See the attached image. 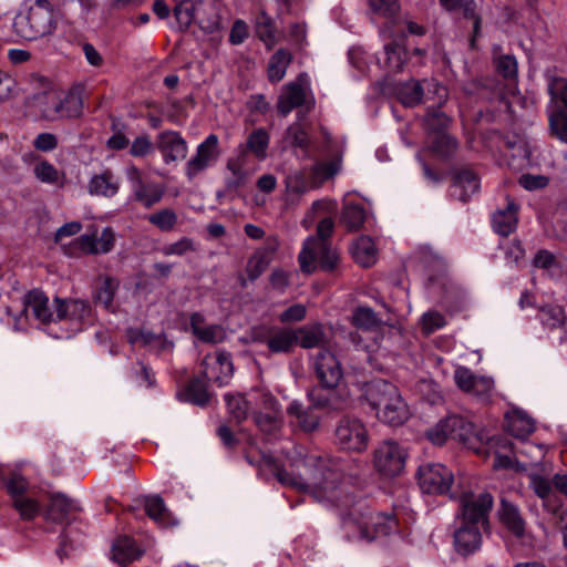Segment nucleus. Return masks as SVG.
<instances>
[{
	"mask_svg": "<svg viewBox=\"0 0 567 567\" xmlns=\"http://www.w3.org/2000/svg\"><path fill=\"white\" fill-rule=\"evenodd\" d=\"M290 471L276 467V478L286 486L310 494L319 502L339 504L344 495L341 460L309 453L296 445L288 454Z\"/></svg>",
	"mask_w": 567,
	"mask_h": 567,
	"instance_id": "1",
	"label": "nucleus"
},
{
	"mask_svg": "<svg viewBox=\"0 0 567 567\" xmlns=\"http://www.w3.org/2000/svg\"><path fill=\"white\" fill-rule=\"evenodd\" d=\"M458 502L462 525L454 533V545L460 554L468 555L481 546V528L488 525L487 517L493 506V497L488 493H463Z\"/></svg>",
	"mask_w": 567,
	"mask_h": 567,
	"instance_id": "2",
	"label": "nucleus"
},
{
	"mask_svg": "<svg viewBox=\"0 0 567 567\" xmlns=\"http://www.w3.org/2000/svg\"><path fill=\"white\" fill-rule=\"evenodd\" d=\"M363 395L375 417L390 426H400L410 415V409L400 390L391 382L377 379L364 385Z\"/></svg>",
	"mask_w": 567,
	"mask_h": 567,
	"instance_id": "3",
	"label": "nucleus"
},
{
	"mask_svg": "<svg viewBox=\"0 0 567 567\" xmlns=\"http://www.w3.org/2000/svg\"><path fill=\"white\" fill-rule=\"evenodd\" d=\"M334 223L323 218L317 226V236H310L303 244L298 260L303 272L312 274L317 269L331 271L337 267L339 256L328 241L332 235Z\"/></svg>",
	"mask_w": 567,
	"mask_h": 567,
	"instance_id": "4",
	"label": "nucleus"
},
{
	"mask_svg": "<svg viewBox=\"0 0 567 567\" xmlns=\"http://www.w3.org/2000/svg\"><path fill=\"white\" fill-rule=\"evenodd\" d=\"M13 29L21 39L34 41L50 35L56 29V17L49 0H34L25 14H19Z\"/></svg>",
	"mask_w": 567,
	"mask_h": 567,
	"instance_id": "5",
	"label": "nucleus"
},
{
	"mask_svg": "<svg viewBox=\"0 0 567 567\" xmlns=\"http://www.w3.org/2000/svg\"><path fill=\"white\" fill-rule=\"evenodd\" d=\"M426 437L435 445H442L451 437L458 440L468 449L480 452L476 444L481 440L474 433L473 424L457 415H452L437 422L426 431Z\"/></svg>",
	"mask_w": 567,
	"mask_h": 567,
	"instance_id": "6",
	"label": "nucleus"
},
{
	"mask_svg": "<svg viewBox=\"0 0 567 567\" xmlns=\"http://www.w3.org/2000/svg\"><path fill=\"white\" fill-rule=\"evenodd\" d=\"M344 525L348 530L357 529L361 539L371 542L396 530L398 522L393 515L367 509L355 517L348 518Z\"/></svg>",
	"mask_w": 567,
	"mask_h": 567,
	"instance_id": "7",
	"label": "nucleus"
},
{
	"mask_svg": "<svg viewBox=\"0 0 567 567\" xmlns=\"http://www.w3.org/2000/svg\"><path fill=\"white\" fill-rule=\"evenodd\" d=\"M251 414L256 425L264 432L277 430L281 423V408L278 400L265 389H255L249 393Z\"/></svg>",
	"mask_w": 567,
	"mask_h": 567,
	"instance_id": "8",
	"label": "nucleus"
},
{
	"mask_svg": "<svg viewBox=\"0 0 567 567\" xmlns=\"http://www.w3.org/2000/svg\"><path fill=\"white\" fill-rule=\"evenodd\" d=\"M250 339L265 344L272 354L291 353L298 346V333L286 327L256 326L250 330Z\"/></svg>",
	"mask_w": 567,
	"mask_h": 567,
	"instance_id": "9",
	"label": "nucleus"
},
{
	"mask_svg": "<svg viewBox=\"0 0 567 567\" xmlns=\"http://www.w3.org/2000/svg\"><path fill=\"white\" fill-rule=\"evenodd\" d=\"M406 458V450L392 440L382 441L372 453L373 467L384 477L399 476L405 467Z\"/></svg>",
	"mask_w": 567,
	"mask_h": 567,
	"instance_id": "10",
	"label": "nucleus"
},
{
	"mask_svg": "<svg viewBox=\"0 0 567 567\" xmlns=\"http://www.w3.org/2000/svg\"><path fill=\"white\" fill-rule=\"evenodd\" d=\"M207 9L213 10L210 2L185 0L175 6L174 16L183 30L196 22L204 31L212 33L220 28V17L213 13L212 17L205 18L202 13Z\"/></svg>",
	"mask_w": 567,
	"mask_h": 567,
	"instance_id": "11",
	"label": "nucleus"
},
{
	"mask_svg": "<svg viewBox=\"0 0 567 567\" xmlns=\"http://www.w3.org/2000/svg\"><path fill=\"white\" fill-rule=\"evenodd\" d=\"M336 443L349 452L361 453L369 445V432L365 424L357 417H342L336 427Z\"/></svg>",
	"mask_w": 567,
	"mask_h": 567,
	"instance_id": "12",
	"label": "nucleus"
},
{
	"mask_svg": "<svg viewBox=\"0 0 567 567\" xmlns=\"http://www.w3.org/2000/svg\"><path fill=\"white\" fill-rule=\"evenodd\" d=\"M126 177L131 186L133 200L140 203L143 207L151 208L164 197V184L145 178L136 166L127 167Z\"/></svg>",
	"mask_w": 567,
	"mask_h": 567,
	"instance_id": "13",
	"label": "nucleus"
},
{
	"mask_svg": "<svg viewBox=\"0 0 567 567\" xmlns=\"http://www.w3.org/2000/svg\"><path fill=\"white\" fill-rule=\"evenodd\" d=\"M202 377L218 386L227 385L234 375L231 355L224 350L206 354L202 361Z\"/></svg>",
	"mask_w": 567,
	"mask_h": 567,
	"instance_id": "14",
	"label": "nucleus"
},
{
	"mask_svg": "<svg viewBox=\"0 0 567 567\" xmlns=\"http://www.w3.org/2000/svg\"><path fill=\"white\" fill-rule=\"evenodd\" d=\"M453 481V473L443 464L429 463L419 468V484L424 493L447 494Z\"/></svg>",
	"mask_w": 567,
	"mask_h": 567,
	"instance_id": "15",
	"label": "nucleus"
},
{
	"mask_svg": "<svg viewBox=\"0 0 567 567\" xmlns=\"http://www.w3.org/2000/svg\"><path fill=\"white\" fill-rule=\"evenodd\" d=\"M22 315L27 321L39 324L56 322L55 306L52 308L49 297L40 289H32L23 296Z\"/></svg>",
	"mask_w": 567,
	"mask_h": 567,
	"instance_id": "16",
	"label": "nucleus"
},
{
	"mask_svg": "<svg viewBox=\"0 0 567 567\" xmlns=\"http://www.w3.org/2000/svg\"><path fill=\"white\" fill-rule=\"evenodd\" d=\"M279 243L277 238L268 239L267 245L257 249L249 258L246 264L245 270L237 277L239 285L243 288L247 287V284L257 280L268 268L272 260V256L276 252Z\"/></svg>",
	"mask_w": 567,
	"mask_h": 567,
	"instance_id": "17",
	"label": "nucleus"
},
{
	"mask_svg": "<svg viewBox=\"0 0 567 567\" xmlns=\"http://www.w3.org/2000/svg\"><path fill=\"white\" fill-rule=\"evenodd\" d=\"M83 92L84 89L80 84L66 91L59 87V104L58 109L49 113L51 118L58 121L79 117L83 110Z\"/></svg>",
	"mask_w": 567,
	"mask_h": 567,
	"instance_id": "18",
	"label": "nucleus"
},
{
	"mask_svg": "<svg viewBox=\"0 0 567 567\" xmlns=\"http://www.w3.org/2000/svg\"><path fill=\"white\" fill-rule=\"evenodd\" d=\"M56 321H69L80 326L92 317L90 303L83 299L54 298Z\"/></svg>",
	"mask_w": 567,
	"mask_h": 567,
	"instance_id": "19",
	"label": "nucleus"
},
{
	"mask_svg": "<svg viewBox=\"0 0 567 567\" xmlns=\"http://www.w3.org/2000/svg\"><path fill=\"white\" fill-rule=\"evenodd\" d=\"M315 371L322 386L327 389L336 388L343 375L339 360L328 350H321L316 355Z\"/></svg>",
	"mask_w": 567,
	"mask_h": 567,
	"instance_id": "20",
	"label": "nucleus"
},
{
	"mask_svg": "<svg viewBox=\"0 0 567 567\" xmlns=\"http://www.w3.org/2000/svg\"><path fill=\"white\" fill-rule=\"evenodd\" d=\"M115 236L110 227L102 230L97 236L96 231L83 234L74 240V246L87 255H101L110 252L114 247Z\"/></svg>",
	"mask_w": 567,
	"mask_h": 567,
	"instance_id": "21",
	"label": "nucleus"
},
{
	"mask_svg": "<svg viewBox=\"0 0 567 567\" xmlns=\"http://www.w3.org/2000/svg\"><path fill=\"white\" fill-rule=\"evenodd\" d=\"M121 188V178L111 169L104 168L93 174L86 186L91 196L112 198L116 196Z\"/></svg>",
	"mask_w": 567,
	"mask_h": 567,
	"instance_id": "22",
	"label": "nucleus"
},
{
	"mask_svg": "<svg viewBox=\"0 0 567 567\" xmlns=\"http://www.w3.org/2000/svg\"><path fill=\"white\" fill-rule=\"evenodd\" d=\"M156 147L166 164L184 159L187 155V143L178 132H162L156 141Z\"/></svg>",
	"mask_w": 567,
	"mask_h": 567,
	"instance_id": "23",
	"label": "nucleus"
},
{
	"mask_svg": "<svg viewBox=\"0 0 567 567\" xmlns=\"http://www.w3.org/2000/svg\"><path fill=\"white\" fill-rule=\"evenodd\" d=\"M192 333L204 343H220L226 339V330L221 324H207L206 318L200 312H194L189 317Z\"/></svg>",
	"mask_w": 567,
	"mask_h": 567,
	"instance_id": "24",
	"label": "nucleus"
},
{
	"mask_svg": "<svg viewBox=\"0 0 567 567\" xmlns=\"http://www.w3.org/2000/svg\"><path fill=\"white\" fill-rule=\"evenodd\" d=\"M517 210L518 207L515 202L507 198L506 207L493 214L492 225L494 231L504 237L511 235L517 227Z\"/></svg>",
	"mask_w": 567,
	"mask_h": 567,
	"instance_id": "25",
	"label": "nucleus"
},
{
	"mask_svg": "<svg viewBox=\"0 0 567 567\" xmlns=\"http://www.w3.org/2000/svg\"><path fill=\"white\" fill-rule=\"evenodd\" d=\"M506 430L517 439H526L535 431L534 420L522 410L506 413Z\"/></svg>",
	"mask_w": 567,
	"mask_h": 567,
	"instance_id": "26",
	"label": "nucleus"
},
{
	"mask_svg": "<svg viewBox=\"0 0 567 567\" xmlns=\"http://www.w3.org/2000/svg\"><path fill=\"white\" fill-rule=\"evenodd\" d=\"M306 101V92L301 84L291 82L288 83L282 94L279 96L277 109L278 112L286 116L293 109L303 105Z\"/></svg>",
	"mask_w": 567,
	"mask_h": 567,
	"instance_id": "27",
	"label": "nucleus"
},
{
	"mask_svg": "<svg viewBox=\"0 0 567 567\" xmlns=\"http://www.w3.org/2000/svg\"><path fill=\"white\" fill-rule=\"evenodd\" d=\"M142 551L134 539L127 536L118 537L112 545L111 558L120 565H126L137 559Z\"/></svg>",
	"mask_w": 567,
	"mask_h": 567,
	"instance_id": "28",
	"label": "nucleus"
},
{
	"mask_svg": "<svg viewBox=\"0 0 567 567\" xmlns=\"http://www.w3.org/2000/svg\"><path fill=\"white\" fill-rule=\"evenodd\" d=\"M144 508L147 516L162 527L175 524V519L165 506L161 496L152 495L144 499Z\"/></svg>",
	"mask_w": 567,
	"mask_h": 567,
	"instance_id": "29",
	"label": "nucleus"
},
{
	"mask_svg": "<svg viewBox=\"0 0 567 567\" xmlns=\"http://www.w3.org/2000/svg\"><path fill=\"white\" fill-rule=\"evenodd\" d=\"M501 522L511 530L515 536L522 537L525 532V522L520 516L518 508L506 499L501 501V508L498 511Z\"/></svg>",
	"mask_w": 567,
	"mask_h": 567,
	"instance_id": "30",
	"label": "nucleus"
},
{
	"mask_svg": "<svg viewBox=\"0 0 567 567\" xmlns=\"http://www.w3.org/2000/svg\"><path fill=\"white\" fill-rule=\"evenodd\" d=\"M75 509L76 505L73 501L62 494H54L50 498V505L47 509L45 517L49 520L63 523Z\"/></svg>",
	"mask_w": 567,
	"mask_h": 567,
	"instance_id": "31",
	"label": "nucleus"
},
{
	"mask_svg": "<svg viewBox=\"0 0 567 567\" xmlns=\"http://www.w3.org/2000/svg\"><path fill=\"white\" fill-rule=\"evenodd\" d=\"M351 254L359 265L370 267L377 260V248L374 241L369 236L358 238L351 247Z\"/></svg>",
	"mask_w": 567,
	"mask_h": 567,
	"instance_id": "32",
	"label": "nucleus"
},
{
	"mask_svg": "<svg viewBox=\"0 0 567 567\" xmlns=\"http://www.w3.org/2000/svg\"><path fill=\"white\" fill-rule=\"evenodd\" d=\"M298 333V344L303 349H313L327 343L322 324L313 323L295 329Z\"/></svg>",
	"mask_w": 567,
	"mask_h": 567,
	"instance_id": "33",
	"label": "nucleus"
},
{
	"mask_svg": "<svg viewBox=\"0 0 567 567\" xmlns=\"http://www.w3.org/2000/svg\"><path fill=\"white\" fill-rule=\"evenodd\" d=\"M269 134L264 128H257L252 131L246 141L245 145H241L244 152L248 151L254 154V156L264 161L267 157V150L269 146Z\"/></svg>",
	"mask_w": 567,
	"mask_h": 567,
	"instance_id": "34",
	"label": "nucleus"
},
{
	"mask_svg": "<svg viewBox=\"0 0 567 567\" xmlns=\"http://www.w3.org/2000/svg\"><path fill=\"white\" fill-rule=\"evenodd\" d=\"M33 174L41 183L63 187L65 175L47 159L38 162L33 167Z\"/></svg>",
	"mask_w": 567,
	"mask_h": 567,
	"instance_id": "35",
	"label": "nucleus"
},
{
	"mask_svg": "<svg viewBox=\"0 0 567 567\" xmlns=\"http://www.w3.org/2000/svg\"><path fill=\"white\" fill-rule=\"evenodd\" d=\"M489 449L495 450V457L493 467L496 470L499 468H509L513 466V458L509 454H504V452L513 453V444L505 437H492L488 441Z\"/></svg>",
	"mask_w": 567,
	"mask_h": 567,
	"instance_id": "36",
	"label": "nucleus"
},
{
	"mask_svg": "<svg viewBox=\"0 0 567 567\" xmlns=\"http://www.w3.org/2000/svg\"><path fill=\"white\" fill-rule=\"evenodd\" d=\"M538 319L547 330H555L566 323V313L561 306L547 305L539 309Z\"/></svg>",
	"mask_w": 567,
	"mask_h": 567,
	"instance_id": "37",
	"label": "nucleus"
},
{
	"mask_svg": "<svg viewBox=\"0 0 567 567\" xmlns=\"http://www.w3.org/2000/svg\"><path fill=\"white\" fill-rule=\"evenodd\" d=\"M291 62V54L286 49H279L276 51L268 64V78L271 82L281 81L287 72V68Z\"/></svg>",
	"mask_w": 567,
	"mask_h": 567,
	"instance_id": "38",
	"label": "nucleus"
},
{
	"mask_svg": "<svg viewBox=\"0 0 567 567\" xmlns=\"http://www.w3.org/2000/svg\"><path fill=\"white\" fill-rule=\"evenodd\" d=\"M287 413L293 416L298 425L306 432H311L319 425V417L311 410H305L302 404L297 401L289 404Z\"/></svg>",
	"mask_w": 567,
	"mask_h": 567,
	"instance_id": "39",
	"label": "nucleus"
},
{
	"mask_svg": "<svg viewBox=\"0 0 567 567\" xmlns=\"http://www.w3.org/2000/svg\"><path fill=\"white\" fill-rule=\"evenodd\" d=\"M365 218L367 212L362 205L354 203L344 205L341 221L350 231L359 230L363 226Z\"/></svg>",
	"mask_w": 567,
	"mask_h": 567,
	"instance_id": "40",
	"label": "nucleus"
},
{
	"mask_svg": "<svg viewBox=\"0 0 567 567\" xmlns=\"http://www.w3.org/2000/svg\"><path fill=\"white\" fill-rule=\"evenodd\" d=\"M454 187L461 190L460 197L463 202L467 200L480 189V179L475 173L470 169H462L455 176Z\"/></svg>",
	"mask_w": 567,
	"mask_h": 567,
	"instance_id": "41",
	"label": "nucleus"
},
{
	"mask_svg": "<svg viewBox=\"0 0 567 567\" xmlns=\"http://www.w3.org/2000/svg\"><path fill=\"white\" fill-rule=\"evenodd\" d=\"M398 100L404 105L413 107L422 101L423 87L417 81L401 83L396 87Z\"/></svg>",
	"mask_w": 567,
	"mask_h": 567,
	"instance_id": "42",
	"label": "nucleus"
},
{
	"mask_svg": "<svg viewBox=\"0 0 567 567\" xmlns=\"http://www.w3.org/2000/svg\"><path fill=\"white\" fill-rule=\"evenodd\" d=\"M225 400L229 414L238 422L246 420L248 413L251 412V402H249V396L246 398L241 394H227Z\"/></svg>",
	"mask_w": 567,
	"mask_h": 567,
	"instance_id": "43",
	"label": "nucleus"
},
{
	"mask_svg": "<svg viewBox=\"0 0 567 567\" xmlns=\"http://www.w3.org/2000/svg\"><path fill=\"white\" fill-rule=\"evenodd\" d=\"M118 289V281L111 277H104L96 288L94 299L106 309L112 308L115 293Z\"/></svg>",
	"mask_w": 567,
	"mask_h": 567,
	"instance_id": "44",
	"label": "nucleus"
},
{
	"mask_svg": "<svg viewBox=\"0 0 567 567\" xmlns=\"http://www.w3.org/2000/svg\"><path fill=\"white\" fill-rule=\"evenodd\" d=\"M549 130L559 141L567 143V112L560 107L548 114Z\"/></svg>",
	"mask_w": 567,
	"mask_h": 567,
	"instance_id": "45",
	"label": "nucleus"
},
{
	"mask_svg": "<svg viewBox=\"0 0 567 567\" xmlns=\"http://www.w3.org/2000/svg\"><path fill=\"white\" fill-rule=\"evenodd\" d=\"M339 168V163L334 161L317 163L313 165L310 171V178L313 183V186L318 187L323 182L334 176Z\"/></svg>",
	"mask_w": 567,
	"mask_h": 567,
	"instance_id": "46",
	"label": "nucleus"
},
{
	"mask_svg": "<svg viewBox=\"0 0 567 567\" xmlns=\"http://www.w3.org/2000/svg\"><path fill=\"white\" fill-rule=\"evenodd\" d=\"M385 64L391 72H400L406 61L404 48L396 43L384 47Z\"/></svg>",
	"mask_w": 567,
	"mask_h": 567,
	"instance_id": "47",
	"label": "nucleus"
},
{
	"mask_svg": "<svg viewBox=\"0 0 567 567\" xmlns=\"http://www.w3.org/2000/svg\"><path fill=\"white\" fill-rule=\"evenodd\" d=\"M148 221L162 231H171L177 224V214L171 208H164L148 216Z\"/></svg>",
	"mask_w": 567,
	"mask_h": 567,
	"instance_id": "48",
	"label": "nucleus"
},
{
	"mask_svg": "<svg viewBox=\"0 0 567 567\" xmlns=\"http://www.w3.org/2000/svg\"><path fill=\"white\" fill-rule=\"evenodd\" d=\"M286 186L288 192L298 195L315 188L312 181L308 179V174L305 169L296 171L288 175Z\"/></svg>",
	"mask_w": 567,
	"mask_h": 567,
	"instance_id": "49",
	"label": "nucleus"
},
{
	"mask_svg": "<svg viewBox=\"0 0 567 567\" xmlns=\"http://www.w3.org/2000/svg\"><path fill=\"white\" fill-rule=\"evenodd\" d=\"M13 507L19 513L20 517L24 520H31L35 518L41 509L40 503L29 496H19L12 502Z\"/></svg>",
	"mask_w": 567,
	"mask_h": 567,
	"instance_id": "50",
	"label": "nucleus"
},
{
	"mask_svg": "<svg viewBox=\"0 0 567 567\" xmlns=\"http://www.w3.org/2000/svg\"><path fill=\"white\" fill-rule=\"evenodd\" d=\"M207 382L203 377L192 380L187 386L188 399L197 405H206L210 395L207 390Z\"/></svg>",
	"mask_w": 567,
	"mask_h": 567,
	"instance_id": "51",
	"label": "nucleus"
},
{
	"mask_svg": "<svg viewBox=\"0 0 567 567\" xmlns=\"http://www.w3.org/2000/svg\"><path fill=\"white\" fill-rule=\"evenodd\" d=\"M38 105L40 107L41 115L47 121H53L49 113L58 109L59 104V87H51L47 92L37 96Z\"/></svg>",
	"mask_w": 567,
	"mask_h": 567,
	"instance_id": "52",
	"label": "nucleus"
},
{
	"mask_svg": "<svg viewBox=\"0 0 567 567\" xmlns=\"http://www.w3.org/2000/svg\"><path fill=\"white\" fill-rule=\"evenodd\" d=\"M256 29L258 37L262 42H265L269 47L275 43L276 29L272 19L268 14L261 12L257 17Z\"/></svg>",
	"mask_w": 567,
	"mask_h": 567,
	"instance_id": "53",
	"label": "nucleus"
},
{
	"mask_svg": "<svg viewBox=\"0 0 567 567\" xmlns=\"http://www.w3.org/2000/svg\"><path fill=\"white\" fill-rule=\"evenodd\" d=\"M547 91L551 100L560 102L565 111H567V78H550L547 85Z\"/></svg>",
	"mask_w": 567,
	"mask_h": 567,
	"instance_id": "54",
	"label": "nucleus"
},
{
	"mask_svg": "<svg viewBox=\"0 0 567 567\" xmlns=\"http://www.w3.org/2000/svg\"><path fill=\"white\" fill-rule=\"evenodd\" d=\"M352 322L358 328L371 330L379 324V319L372 309L360 307L353 312Z\"/></svg>",
	"mask_w": 567,
	"mask_h": 567,
	"instance_id": "55",
	"label": "nucleus"
},
{
	"mask_svg": "<svg viewBox=\"0 0 567 567\" xmlns=\"http://www.w3.org/2000/svg\"><path fill=\"white\" fill-rule=\"evenodd\" d=\"M218 136L209 134L198 146L196 153L209 164L217 159L219 155Z\"/></svg>",
	"mask_w": 567,
	"mask_h": 567,
	"instance_id": "56",
	"label": "nucleus"
},
{
	"mask_svg": "<svg viewBox=\"0 0 567 567\" xmlns=\"http://www.w3.org/2000/svg\"><path fill=\"white\" fill-rule=\"evenodd\" d=\"M369 8L375 16L392 18L400 9L399 0H369Z\"/></svg>",
	"mask_w": 567,
	"mask_h": 567,
	"instance_id": "57",
	"label": "nucleus"
},
{
	"mask_svg": "<svg viewBox=\"0 0 567 567\" xmlns=\"http://www.w3.org/2000/svg\"><path fill=\"white\" fill-rule=\"evenodd\" d=\"M456 11H460L464 18L474 20V37L471 40V45L474 47L475 38L480 33L481 18L476 14V4L474 0H460Z\"/></svg>",
	"mask_w": 567,
	"mask_h": 567,
	"instance_id": "58",
	"label": "nucleus"
},
{
	"mask_svg": "<svg viewBox=\"0 0 567 567\" xmlns=\"http://www.w3.org/2000/svg\"><path fill=\"white\" fill-rule=\"evenodd\" d=\"M194 241L190 238L183 237L179 240L163 247L162 252L165 256H184L187 252L195 251Z\"/></svg>",
	"mask_w": 567,
	"mask_h": 567,
	"instance_id": "59",
	"label": "nucleus"
},
{
	"mask_svg": "<svg viewBox=\"0 0 567 567\" xmlns=\"http://www.w3.org/2000/svg\"><path fill=\"white\" fill-rule=\"evenodd\" d=\"M446 324L444 316L437 311H429L422 316V330L430 334Z\"/></svg>",
	"mask_w": 567,
	"mask_h": 567,
	"instance_id": "60",
	"label": "nucleus"
},
{
	"mask_svg": "<svg viewBox=\"0 0 567 567\" xmlns=\"http://www.w3.org/2000/svg\"><path fill=\"white\" fill-rule=\"evenodd\" d=\"M478 375H475L468 368L458 367L454 371V381L464 392L470 393Z\"/></svg>",
	"mask_w": 567,
	"mask_h": 567,
	"instance_id": "61",
	"label": "nucleus"
},
{
	"mask_svg": "<svg viewBox=\"0 0 567 567\" xmlns=\"http://www.w3.org/2000/svg\"><path fill=\"white\" fill-rule=\"evenodd\" d=\"M494 391V380L489 377L478 375L470 394L480 399L487 400L492 396Z\"/></svg>",
	"mask_w": 567,
	"mask_h": 567,
	"instance_id": "62",
	"label": "nucleus"
},
{
	"mask_svg": "<svg viewBox=\"0 0 567 567\" xmlns=\"http://www.w3.org/2000/svg\"><path fill=\"white\" fill-rule=\"evenodd\" d=\"M8 493L10 494L12 502L19 496H25L28 488V482L20 474H13L7 482L4 481Z\"/></svg>",
	"mask_w": 567,
	"mask_h": 567,
	"instance_id": "63",
	"label": "nucleus"
},
{
	"mask_svg": "<svg viewBox=\"0 0 567 567\" xmlns=\"http://www.w3.org/2000/svg\"><path fill=\"white\" fill-rule=\"evenodd\" d=\"M497 72L507 79H514L517 75V62L513 55H502L496 60Z\"/></svg>",
	"mask_w": 567,
	"mask_h": 567,
	"instance_id": "64",
	"label": "nucleus"
}]
</instances>
